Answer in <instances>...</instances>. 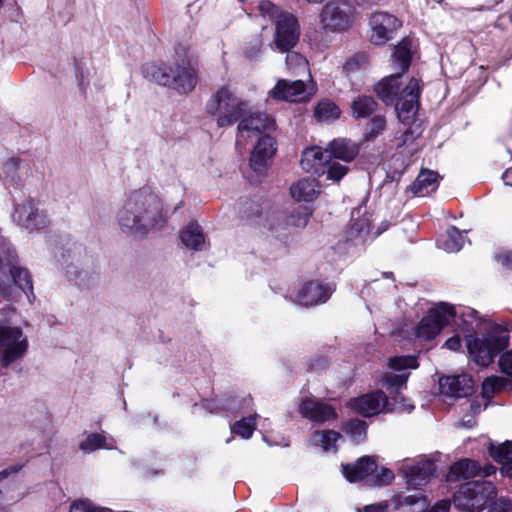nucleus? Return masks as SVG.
Segmentation results:
<instances>
[{"mask_svg":"<svg viewBox=\"0 0 512 512\" xmlns=\"http://www.w3.org/2000/svg\"><path fill=\"white\" fill-rule=\"evenodd\" d=\"M23 292L29 298L33 284L28 271L16 263V255L6 241L0 238V294L15 299Z\"/></svg>","mask_w":512,"mask_h":512,"instance_id":"obj_5","label":"nucleus"},{"mask_svg":"<svg viewBox=\"0 0 512 512\" xmlns=\"http://www.w3.org/2000/svg\"><path fill=\"white\" fill-rule=\"evenodd\" d=\"M439 389L447 397H466L473 389L472 378L466 374L442 377L439 380Z\"/></svg>","mask_w":512,"mask_h":512,"instance_id":"obj_24","label":"nucleus"},{"mask_svg":"<svg viewBox=\"0 0 512 512\" xmlns=\"http://www.w3.org/2000/svg\"><path fill=\"white\" fill-rule=\"evenodd\" d=\"M179 60L172 64H147L144 74L155 83L169 87L180 94L191 93L198 82V70L189 57L180 55L176 50Z\"/></svg>","mask_w":512,"mask_h":512,"instance_id":"obj_4","label":"nucleus"},{"mask_svg":"<svg viewBox=\"0 0 512 512\" xmlns=\"http://www.w3.org/2000/svg\"><path fill=\"white\" fill-rule=\"evenodd\" d=\"M29 175V167L18 158H10L5 162L1 177L5 182L17 184Z\"/></svg>","mask_w":512,"mask_h":512,"instance_id":"obj_26","label":"nucleus"},{"mask_svg":"<svg viewBox=\"0 0 512 512\" xmlns=\"http://www.w3.org/2000/svg\"><path fill=\"white\" fill-rule=\"evenodd\" d=\"M353 116L356 118H366L377 108L376 101L370 96H358L351 104Z\"/></svg>","mask_w":512,"mask_h":512,"instance_id":"obj_35","label":"nucleus"},{"mask_svg":"<svg viewBox=\"0 0 512 512\" xmlns=\"http://www.w3.org/2000/svg\"><path fill=\"white\" fill-rule=\"evenodd\" d=\"M316 180L304 178L293 184L290 188L291 196L297 201H312L317 194Z\"/></svg>","mask_w":512,"mask_h":512,"instance_id":"obj_30","label":"nucleus"},{"mask_svg":"<svg viewBox=\"0 0 512 512\" xmlns=\"http://www.w3.org/2000/svg\"><path fill=\"white\" fill-rule=\"evenodd\" d=\"M369 233V224L366 219H361L354 222L349 230V238L355 243L364 240V237Z\"/></svg>","mask_w":512,"mask_h":512,"instance_id":"obj_44","label":"nucleus"},{"mask_svg":"<svg viewBox=\"0 0 512 512\" xmlns=\"http://www.w3.org/2000/svg\"><path fill=\"white\" fill-rule=\"evenodd\" d=\"M119 229L129 236H144L166 222L162 202L149 188L131 192L116 214Z\"/></svg>","mask_w":512,"mask_h":512,"instance_id":"obj_1","label":"nucleus"},{"mask_svg":"<svg viewBox=\"0 0 512 512\" xmlns=\"http://www.w3.org/2000/svg\"><path fill=\"white\" fill-rule=\"evenodd\" d=\"M499 365L503 372L512 376V351H508L500 357Z\"/></svg>","mask_w":512,"mask_h":512,"instance_id":"obj_52","label":"nucleus"},{"mask_svg":"<svg viewBox=\"0 0 512 512\" xmlns=\"http://www.w3.org/2000/svg\"><path fill=\"white\" fill-rule=\"evenodd\" d=\"M300 37V26L297 18L291 14H281L275 22L273 40L270 47L278 52L285 53L293 49Z\"/></svg>","mask_w":512,"mask_h":512,"instance_id":"obj_12","label":"nucleus"},{"mask_svg":"<svg viewBox=\"0 0 512 512\" xmlns=\"http://www.w3.org/2000/svg\"><path fill=\"white\" fill-rule=\"evenodd\" d=\"M444 346L447 347L449 350L456 351L461 346V340L458 335H454L450 337L446 342L444 343Z\"/></svg>","mask_w":512,"mask_h":512,"instance_id":"obj_58","label":"nucleus"},{"mask_svg":"<svg viewBox=\"0 0 512 512\" xmlns=\"http://www.w3.org/2000/svg\"><path fill=\"white\" fill-rule=\"evenodd\" d=\"M310 212L307 209H302L298 212V215H292L290 217V223L297 227H305L308 223Z\"/></svg>","mask_w":512,"mask_h":512,"instance_id":"obj_50","label":"nucleus"},{"mask_svg":"<svg viewBox=\"0 0 512 512\" xmlns=\"http://www.w3.org/2000/svg\"><path fill=\"white\" fill-rule=\"evenodd\" d=\"M106 440V436L103 434L91 433L80 443L79 448L86 453L101 448L112 449V445L108 444Z\"/></svg>","mask_w":512,"mask_h":512,"instance_id":"obj_37","label":"nucleus"},{"mask_svg":"<svg viewBox=\"0 0 512 512\" xmlns=\"http://www.w3.org/2000/svg\"><path fill=\"white\" fill-rule=\"evenodd\" d=\"M262 50V43L260 41H256L255 43L251 44L245 52V55L247 58L251 60H256L259 55L261 54Z\"/></svg>","mask_w":512,"mask_h":512,"instance_id":"obj_54","label":"nucleus"},{"mask_svg":"<svg viewBox=\"0 0 512 512\" xmlns=\"http://www.w3.org/2000/svg\"><path fill=\"white\" fill-rule=\"evenodd\" d=\"M435 470L434 463L429 460H420L415 465L405 460L400 467L407 484L414 488L425 485L434 475Z\"/></svg>","mask_w":512,"mask_h":512,"instance_id":"obj_17","label":"nucleus"},{"mask_svg":"<svg viewBox=\"0 0 512 512\" xmlns=\"http://www.w3.org/2000/svg\"><path fill=\"white\" fill-rule=\"evenodd\" d=\"M463 243V234L456 227H450L447 230L446 239L440 242V247L449 253H454L462 248Z\"/></svg>","mask_w":512,"mask_h":512,"instance_id":"obj_36","label":"nucleus"},{"mask_svg":"<svg viewBox=\"0 0 512 512\" xmlns=\"http://www.w3.org/2000/svg\"><path fill=\"white\" fill-rule=\"evenodd\" d=\"M14 220L28 230L40 229L48 223L44 212L40 211L31 199H27L16 206Z\"/></svg>","mask_w":512,"mask_h":512,"instance_id":"obj_16","label":"nucleus"},{"mask_svg":"<svg viewBox=\"0 0 512 512\" xmlns=\"http://www.w3.org/2000/svg\"><path fill=\"white\" fill-rule=\"evenodd\" d=\"M349 405L365 417H371L381 412L393 410L389 407L388 398L382 391L371 392L351 399Z\"/></svg>","mask_w":512,"mask_h":512,"instance_id":"obj_15","label":"nucleus"},{"mask_svg":"<svg viewBox=\"0 0 512 512\" xmlns=\"http://www.w3.org/2000/svg\"><path fill=\"white\" fill-rule=\"evenodd\" d=\"M304 1L309 4H320V3L324 2L325 0H304Z\"/></svg>","mask_w":512,"mask_h":512,"instance_id":"obj_61","label":"nucleus"},{"mask_svg":"<svg viewBox=\"0 0 512 512\" xmlns=\"http://www.w3.org/2000/svg\"><path fill=\"white\" fill-rule=\"evenodd\" d=\"M419 127H409L398 139L397 146L401 147L404 145L412 144L414 140L419 136Z\"/></svg>","mask_w":512,"mask_h":512,"instance_id":"obj_49","label":"nucleus"},{"mask_svg":"<svg viewBox=\"0 0 512 512\" xmlns=\"http://www.w3.org/2000/svg\"><path fill=\"white\" fill-rule=\"evenodd\" d=\"M366 429V423L359 419L351 420L346 425V432L351 436V439L356 443H359L365 439Z\"/></svg>","mask_w":512,"mask_h":512,"instance_id":"obj_43","label":"nucleus"},{"mask_svg":"<svg viewBox=\"0 0 512 512\" xmlns=\"http://www.w3.org/2000/svg\"><path fill=\"white\" fill-rule=\"evenodd\" d=\"M394 479V474L391 470L383 468L381 472L376 476L375 484L378 486L388 485Z\"/></svg>","mask_w":512,"mask_h":512,"instance_id":"obj_51","label":"nucleus"},{"mask_svg":"<svg viewBox=\"0 0 512 512\" xmlns=\"http://www.w3.org/2000/svg\"><path fill=\"white\" fill-rule=\"evenodd\" d=\"M497 260L505 268H512V252H503L497 256Z\"/></svg>","mask_w":512,"mask_h":512,"instance_id":"obj_57","label":"nucleus"},{"mask_svg":"<svg viewBox=\"0 0 512 512\" xmlns=\"http://www.w3.org/2000/svg\"><path fill=\"white\" fill-rule=\"evenodd\" d=\"M408 377H409L408 372H402L399 374H394V373L389 372V373L383 374L381 382H382V385L384 387H386L387 389L397 391L405 385Z\"/></svg>","mask_w":512,"mask_h":512,"instance_id":"obj_40","label":"nucleus"},{"mask_svg":"<svg viewBox=\"0 0 512 512\" xmlns=\"http://www.w3.org/2000/svg\"><path fill=\"white\" fill-rule=\"evenodd\" d=\"M269 95L276 100L300 103L309 101L314 95V90L304 80L280 79L270 90Z\"/></svg>","mask_w":512,"mask_h":512,"instance_id":"obj_13","label":"nucleus"},{"mask_svg":"<svg viewBox=\"0 0 512 512\" xmlns=\"http://www.w3.org/2000/svg\"><path fill=\"white\" fill-rule=\"evenodd\" d=\"M249 103L235 95L227 87L220 88L207 102L206 111L216 116L217 126L229 127L247 114Z\"/></svg>","mask_w":512,"mask_h":512,"instance_id":"obj_8","label":"nucleus"},{"mask_svg":"<svg viewBox=\"0 0 512 512\" xmlns=\"http://www.w3.org/2000/svg\"><path fill=\"white\" fill-rule=\"evenodd\" d=\"M314 114L318 121L329 122L338 119L341 111L334 102L323 99L317 103Z\"/></svg>","mask_w":512,"mask_h":512,"instance_id":"obj_33","label":"nucleus"},{"mask_svg":"<svg viewBox=\"0 0 512 512\" xmlns=\"http://www.w3.org/2000/svg\"><path fill=\"white\" fill-rule=\"evenodd\" d=\"M388 504L386 502L366 505L363 509L358 508L357 512H386Z\"/></svg>","mask_w":512,"mask_h":512,"instance_id":"obj_55","label":"nucleus"},{"mask_svg":"<svg viewBox=\"0 0 512 512\" xmlns=\"http://www.w3.org/2000/svg\"><path fill=\"white\" fill-rule=\"evenodd\" d=\"M386 129V119L384 116H374L366 127L365 139L368 141L374 140Z\"/></svg>","mask_w":512,"mask_h":512,"instance_id":"obj_41","label":"nucleus"},{"mask_svg":"<svg viewBox=\"0 0 512 512\" xmlns=\"http://www.w3.org/2000/svg\"><path fill=\"white\" fill-rule=\"evenodd\" d=\"M285 65L288 73L291 75H306L309 78V81L312 82L308 61L301 54L297 52H287Z\"/></svg>","mask_w":512,"mask_h":512,"instance_id":"obj_31","label":"nucleus"},{"mask_svg":"<svg viewBox=\"0 0 512 512\" xmlns=\"http://www.w3.org/2000/svg\"><path fill=\"white\" fill-rule=\"evenodd\" d=\"M32 295V298H35V295H33V292L30 293ZM28 300L31 302V298L29 297Z\"/></svg>","mask_w":512,"mask_h":512,"instance_id":"obj_62","label":"nucleus"},{"mask_svg":"<svg viewBox=\"0 0 512 512\" xmlns=\"http://www.w3.org/2000/svg\"><path fill=\"white\" fill-rule=\"evenodd\" d=\"M276 152L274 139L265 134L260 137L251 153L250 166L257 173H263L266 169L267 162Z\"/></svg>","mask_w":512,"mask_h":512,"instance_id":"obj_22","label":"nucleus"},{"mask_svg":"<svg viewBox=\"0 0 512 512\" xmlns=\"http://www.w3.org/2000/svg\"><path fill=\"white\" fill-rule=\"evenodd\" d=\"M400 26L399 20L391 14L385 12L372 14L370 18L371 42L375 45L385 44Z\"/></svg>","mask_w":512,"mask_h":512,"instance_id":"obj_14","label":"nucleus"},{"mask_svg":"<svg viewBox=\"0 0 512 512\" xmlns=\"http://www.w3.org/2000/svg\"><path fill=\"white\" fill-rule=\"evenodd\" d=\"M300 413L313 422H326L336 418L335 409L318 399L304 398L300 405Z\"/></svg>","mask_w":512,"mask_h":512,"instance_id":"obj_21","label":"nucleus"},{"mask_svg":"<svg viewBox=\"0 0 512 512\" xmlns=\"http://www.w3.org/2000/svg\"><path fill=\"white\" fill-rule=\"evenodd\" d=\"M14 314L15 310L10 305L0 311V365L3 368L22 359L29 346L27 336L21 328L6 323Z\"/></svg>","mask_w":512,"mask_h":512,"instance_id":"obj_6","label":"nucleus"},{"mask_svg":"<svg viewBox=\"0 0 512 512\" xmlns=\"http://www.w3.org/2000/svg\"><path fill=\"white\" fill-rule=\"evenodd\" d=\"M506 384V379L503 377L492 376L488 377L482 384V395L486 399H490L494 393L501 390Z\"/></svg>","mask_w":512,"mask_h":512,"instance_id":"obj_42","label":"nucleus"},{"mask_svg":"<svg viewBox=\"0 0 512 512\" xmlns=\"http://www.w3.org/2000/svg\"><path fill=\"white\" fill-rule=\"evenodd\" d=\"M341 435L333 430L317 431L312 437L314 445H320L324 451H329L335 448L336 441Z\"/></svg>","mask_w":512,"mask_h":512,"instance_id":"obj_38","label":"nucleus"},{"mask_svg":"<svg viewBox=\"0 0 512 512\" xmlns=\"http://www.w3.org/2000/svg\"><path fill=\"white\" fill-rule=\"evenodd\" d=\"M389 368L400 373L407 369H416L418 367L417 358L411 355L395 356L388 361Z\"/></svg>","mask_w":512,"mask_h":512,"instance_id":"obj_39","label":"nucleus"},{"mask_svg":"<svg viewBox=\"0 0 512 512\" xmlns=\"http://www.w3.org/2000/svg\"><path fill=\"white\" fill-rule=\"evenodd\" d=\"M495 471L496 469L493 465H486L481 468L476 461L471 459H462L452 465L448 474V480L458 481L461 479L472 478L480 474L490 476L495 473Z\"/></svg>","mask_w":512,"mask_h":512,"instance_id":"obj_23","label":"nucleus"},{"mask_svg":"<svg viewBox=\"0 0 512 512\" xmlns=\"http://www.w3.org/2000/svg\"><path fill=\"white\" fill-rule=\"evenodd\" d=\"M22 465L15 464L0 471V495L6 500L17 501L22 497V493L10 491L11 487H15L16 483L10 476L17 474Z\"/></svg>","mask_w":512,"mask_h":512,"instance_id":"obj_28","label":"nucleus"},{"mask_svg":"<svg viewBox=\"0 0 512 512\" xmlns=\"http://www.w3.org/2000/svg\"><path fill=\"white\" fill-rule=\"evenodd\" d=\"M374 91L387 105L394 104L399 120L409 124L418 110L420 83L416 78L403 80L401 73L396 72L379 81Z\"/></svg>","mask_w":512,"mask_h":512,"instance_id":"obj_3","label":"nucleus"},{"mask_svg":"<svg viewBox=\"0 0 512 512\" xmlns=\"http://www.w3.org/2000/svg\"><path fill=\"white\" fill-rule=\"evenodd\" d=\"M509 343L508 330L498 325L490 328L483 337L469 335L466 337V345L471 359L480 366H488L494 361V358Z\"/></svg>","mask_w":512,"mask_h":512,"instance_id":"obj_7","label":"nucleus"},{"mask_svg":"<svg viewBox=\"0 0 512 512\" xmlns=\"http://www.w3.org/2000/svg\"><path fill=\"white\" fill-rule=\"evenodd\" d=\"M456 316L452 305L440 302L432 307L415 328L417 338L430 340L436 337Z\"/></svg>","mask_w":512,"mask_h":512,"instance_id":"obj_10","label":"nucleus"},{"mask_svg":"<svg viewBox=\"0 0 512 512\" xmlns=\"http://www.w3.org/2000/svg\"><path fill=\"white\" fill-rule=\"evenodd\" d=\"M182 243L189 249L201 250L205 244L202 228L195 222L189 223L181 232Z\"/></svg>","mask_w":512,"mask_h":512,"instance_id":"obj_29","label":"nucleus"},{"mask_svg":"<svg viewBox=\"0 0 512 512\" xmlns=\"http://www.w3.org/2000/svg\"><path fill=\"white\" fill-rule=\"evenodd\" d=\"M275 127V122L267 114L249 110L238 124V132L240 134L247 133L248 136L256 135L262 132L271 131Z\"/></svg>","mask_w":512,"mask_h":512,"instance_id":"obj_19","label":"nucleus"},{"mask_svg":"<svg viewBox=\"0 0 512 512\" xmlns=\"http://www.w3.org/2000/svg\"><path fill=\"white\" fill-rule=\"evenodd\" d=\"M359 153V146L348 139H334L325 149L320 147L307 148L303 154L300 164L308 173L325 174L333 181H339L348 172V167L341 165L332 159H339L345 162L352 161Z\"/></svg>","mask_w":512,"mask_h":512,"instance_id":"obj_2","label":"nucleus"},{"mask_svg":"<svg viewBox=\"0 0 512 512\" xmlns=\"http://www.w3.org/2000/svg\"><path fill=\"white\" fill-rule=\"evenodd\" d=\"M69 512H112L109 509L98 507L85 500L75 501L71 504Z\"/></svg>","mask_w":512,"mask_h":512,"instance_id":"obj_46","label":"nucleus"},{"mask_svg":"<svg viewBox=\"0 0 512 512\" xmlns=\"http://www.w3.org/2000/svg\"><path fill=\"white\" fill-rule=\"evenodd\" d=\"M259 11L264 17H268L276 22L277 17L281 14H288L281 11L276 5L270 1H261L259 4Z\"/></svg>","mask_w":512,"mask_h":512,"instance_id":"obj_47","label":"nucleus"},{"mask_svg":"<svg viewBox=\"0 0 512 512\" xmlns=\"http://www.w3.org/2000/svg\"><path fill=\"white\" fill-rule=\"evenodd\" d=\"M367 63V59L364 55H355L354 57L350 58L344 65V70L347 73H352L356 71L357 69H360L362 67H365Z\"/></svg>","mask_w":512,"mask_h":512,"instance_id":"obj_48","label":"nucleus"},{"mask_svg":"<svg viewBox=\"0 0 512 512\" xmlns=\"http://www.w3.org/2000/svg\"><path fill=\"white\" fill-rule=\"evenodd\" d=\"M490 455L504 465V471L512 477V442H506L498 447H491Z\"/></svg>","mask_w":512,"mask_h":512,"instance_id":"obj_34","label":"nucleus"},{"mask_svg":"<svg viewBox=\"0 0 512 512\" xmlns=\"http://www.w3.org/2000/svg\"><path fill=\"white\" fill-rule=\"evenodd\" d=\"M354 2L360 6H372L378 2V0H354Z\"/></svg>","mask_w":512,"mask_h":512,"instance_id":"obj_59","label":"nucleus"},{"mask_svg":"<svg viewBox=\"0 0 512 512\" xmlns=\"http://www.w3.org/2000/svg\"><path fill=\"white\" fill-rule=\"evenodd\" d=\"M84 254V249L80 245L73 244L62 254L63 264L65 265L66 274L74 279L81 281L87 274L89 259Z\"/></svg>","mask_w":512,"mask_h":512,"instance_id":"obj_18","label":"nucleus"},{"mask_svg":"<svg viewBox=\"0 0 512 512\" xmlns=\"http://www.w3.org/2000/svg\"><path fill=\"white\" fill-rule=\"evenodd\" d=\"M254 429V417L243 418L233 426V432L245 439H248L252 436Z\"/></svg>","mask_w":512,"mask_h":512,"instance_id":"obj_45","label":"nucleus"},{"mask_svg":"<svg viewBox=\"0 0 512 512\" xmlns=\"http://www.w3.org/2000/svg\"><path fill=\"white\" fill-rule=\"evenodd\" d=\"M495 496L496 488L492 482H467L462 484L454 494V509L457 512H480L484 505Z\"/></svg>","mask_w":512,"mask_h":512,"instance_id":"obj_9","label":"nucleus"},{"mask_svg":"<svg viewBox=\"0 0 512 512\" xmlns=\"http://www.w3.org/2000/svg\"><path fill=\"white\" fill-rule=\"evenodd\" d=\"M411 48L412 42L409 39L402 40L395 48L392 61L395 68L399 69L401 72H404L409 68L411 61Z\"/></svg>","mask_w":512,"mask_h":512,"instance_id":"obj_32","label":"nucleus"},{"mask_svg":"<svg viewBox=\"0 0 512 512\" xmlns=\"http://www.w3.org/2000/svg\"><path fill=\"white\" fill-rule=\"evenodd\" d=\"M438 174L432 170H422L410 186L413 194L426 196L437 188Z\"/></svg>","mask_w":512,"mask_h":512,"instance_id":"obj_27","label":"nucleus"},{"mask_svg":"<svg viewBox=\"0 0 512 512\" xmlns=\"http://www.w3.org/2000/svg\"><path fill=\"white\" fill-rule=\"evenodd\" d=\"M319 23L326 32H345L353 23L351 8L348 4L331 0L321 8Z\"/></svg>","mask_w":512,"mask_h":512,"instance_id":"obj_11","label":"nucleus"},{"mask_svg":"<svg viewBox=\"0 0 512 512\" xmlns=\"http://www.w3.org/2000/svg\"><path fill=\"white\" fill-rule=\"evenodd\" d=\"M450 502L448 500H440L426 512H449Z\"/></svg>","mask_w":512,"mask_h":512,"instance_id":"obj_56","label":"nucleus"},{"mask_svg":"<svg viewBox=\"0 0 512 512\" xmlns=\"http://www.w3.org/2000/svg\"><path fill=\"white\" fill-rule=\"evenodd\" d=\"M332 291L318 282H308L297 292L294 302L298 305L309 307L325 303Z\"/></svg>","mask_w":512,"mask_h":512,"instance_id":"obj_20","label":"nucleus"},{"mask_svg":"<svg viewBox=\"0 0 512 512\" xmlns=\"http://www.w3.org/2000/svg\"><path fill=\"white\" fill-rule=\"evenodd\" d=\"M512 510V504L505 498L496 500L489 512H510Z\"/></svg>","mask_w":512,"mask_h":512,"instance_id":"obj_53","label":"nucleus"},{"mask_svg":"<svg viewBox=\"0 0 512 512\" xmlns=\"http://www.w3.org/2000/svg\"><path fill=\"white\" fill-rule=\"evenodd\" d=\"M377 469L375 460L369 456L360 458L354 464L342 466L343 475L350 482L363 480Z\"/></svg>","mask_w":512,"mask_h":512,"instance_id":"obj_25","label":"nucleus"},{"mask_svg":"<svg viewBox=\"0 0 512 512\" xmlns=\"http://www.w3.org/2000/svg\"><path fill=\"white\" fill-rule=\"evenodd\" d=\"M470 407L474 411V413H477L480 411V404H476L475 402H472L470 404Z\"/></svg>","mask_w":512,"mask_h":512,"instance_id":"obj_60","label":"nucleus"}]
</instances>
